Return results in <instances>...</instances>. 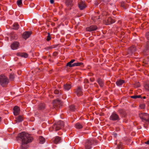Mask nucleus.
Wrapping results in <instances>:
<instances>
[{"label":"nucleus","instance_id":"f257e3e1","mask_svg":"<svg viewBox=\"0 0 149 149\" xmlns=\"http://www.w3.org/2000/svg\"><path fill=\"white\" fill-rule=\"evenodd\" d=\"M21 141L20 148L21 149H26L28 147V143L31 142L33 138L30 135L25 132L19 134L17 137Z\"/></svg>","mask_w":149,"mask_h":149},{"label":"nucleus","instance_id":"f03ea898","mask_svg":"<svg viewBox=\"0 0 149 149\" xmlns=\"http://www.w3.org/2000/svg\"><path fill=\"white\" fill-rule=\"evenodd\" d=\"M64 123L62 121H59L56 123H54L53 126L51 127L49 129L51 132L53 131H57L60 130L63 126Z\"/></svg>","mask_w":149,"mask_h":149},{"label":"nucleus","instance_id":"7ed1b4c3","mask_svg":"<svg viewBox=\"0 0 149 149\" xmlns=\"http://www.w3.org/2000/svg\"><path fill=\"white\" fill-rule=\"evenodd\" d=\"M8 78L5 75H0V85L3 87L6 86L9 83Z\"/></svg>","mask_w":149,"mask_h":149},{"label":"nucleus","instance_id":"20e7f679","mask_svg":"<svg viewBox=\"0 0 149 149\" xmlns=\"http://www.w3.org/2000/svg\"><path fill=\"white\" fill-rule=\"evenodd\" d=\"M139 116L143 121H145L149 123V114L146 113H141Z\"/></svg>","mask_w":149,"mask_h":149},{"label":"nucleus","instance_id":"39448f33","mask_svg":"<svg viewBox=\"0 0 149 149\" xmlns=\"http://www.w3.org/2000/svg\"><path fill=\"white\" fill-rule=\"evenodd\" d=\"M62 102L58 99H56L53 102V107L56 109H58L62 105Z\"/></svg>","mask_w":149,"mask_h":149},{"label":"nucleus","instance_id":"423d86ee","mask_svg":"<svg viewBox=\"0 0 149 149\" xmlns=\"http://www.w3.org/2000/svg\"><path fill=\"white\" fill-rule=\"evenodd\" d=\"M93 143V141L92 140H87L85 144V149H91L92 148V145Z\"/></svg>","mask_w":149,"mask_h":149},{"label":"nucleus","instance_id":"0eeeda50","mask_svg":"<svg viewBox=\"0 0 149 149\" xmlns=\"http://www.w3.org/2000/svg\"><path fill=\"white\" fill-rule=\"evenodd\" d=\"M136 50V48L134 46L130 47L128 49L127 52V54L129 55L128 56L132 55L133 53Z\"/></svg>","mask_w":149,"mask_h":149},{"label":"nucleus","instance_id":"6e6552de","mask_svg":"<svg viewBox=\"0 0 149 149\" xmlns=\"http://www.w3.org/2000/svg\"><path fill=\"white\" fill-rule=\"evenodd\" d=\"M110 119L113 120H119V118L117 114L115 113H113L111 116Z\"/></svg>","mask_w":149,"mask_h":149},{"label":"nucleus","instance_id":"1a4fd4ad","mask_svg":"<svg viewBox=\"0 0 149 149\" xmlns=\"http://www.w3.org/2000/svg\"><path fill=\"white\" fill-rule=\"evenodd\" d=\"M19 45V43L17 42H15L11 45V47L13 50H16L18 49Z\"/></svg>","mask_w":149,"mask_h":149},{"label":"nucleus","instance_id":"9d476101","mask_svg":"<svg viewBox=\"0 0 149 149\" xmlns=\"http://www.w3.org/2000/svg\"><path fill=\"white\" fill-rule=\"evenodd\" d=\"M97 29V27L95 25H92L89 27H88L86 28V30L89 32L95 31Z\"/></svg>","mask_w":149,"mask_h":149},{"label":"nucleus","instance_id":"9b49d317","mask_svg":"<svg viewBox=\"0 0 149 149\" xmlns=\"http://www.w3.org/2000/svg\"><path fill=\"white\" fill-rule=\"evenodd\" d=\"M78 6L80 10H83L86 7V6L84 2L81 1L78 2Z\"/></svg>","mask_w":149,"mask_h":149},{"label":"nucleus","instance_id":"f8f14e48","mask_svg":"<svg viewBox=\"0 0 149 149\" xmlns=\"http://www.w3.org/2000/svg\"><path fill=\"white\" fill-rule=\"evenodd\" d=\"M13 113L15 116H17L19 114V108L17 106H15L13 108Z\"/></svg>","mask_w":149,"mask_h":149},{"label":"nucleus","instance_id":"ddd939ff","mask_svg":"<svg viewBox=\"0 0 149 149\" xmlns=\"http://www.w3.org/2000/svg\"><path fill=\"white\" fill-rule=\"evenodd\" d=\"M72 2V0H66V5L69 8H70V9H71V7H72L73 5V4Z\"/></svg>","mask_w":149,"mask_h":149},{"label":"nucleus","instance_id":"4468645a","mask_svg":"<svg viewBox=\"0 0 149 149\" xmlns=\"http://www.w3.org/2000/svg\"><path fill=\"white\" fill-rule=\"evenodd\" d=\"M31 34V32L26 31L23 33L22 37L26 39L29 37Z\"/></svg>","mask_w":149,"mask_h":149},{"label":"nucleus","instance_id":"2eb2a0df","mask_svg":"<svg viewBox=\"0 0 149 149\" xmlns=\"http://www.w3.org/2000/svg\"><path fill=\"white\" fill-rule=\"evenodd\" d=\"M61 139L60 137L56 136L55 137L53 141V142L54 143L57 144L60 143L61 141Z\"/></svg>","mask_w":149,"mask_h":149},{"label":"nucleus","instance_id":"dca6fc26","mask_svg":"<svg viewBox=\"0 0 149 149\" xmlns=\"http://www.w3.org/2000/svg\"><path fill=\"white\" fill-rule=\"evenodd\" d=\"M76 93L78 96H80L82 94V92L80 87H78L76 91Z\"/></svg>","mask_w":149,"mask_h":149},{"label":"nucleus","instance_id":"f3484780","mask_svg":"<svg viewBox=\"0 0 149 149\" xmlns=\"http://www.w3.org/2000/svg\"><path fill=\"white\" fill-rule=\"evenodd\" d=\"M17 55L25 58H27L28 56V54L26 53H18Z\"/></svg>","mask_w":149,"mask_h":149},{"label":"nucleus","instance_id":"a211bd4d","mask_svg":"<svg viewBox=\"0 0 149 149\" xmlns=\"http://www.w3.org/2000/svg\"><path fill=\"white\" fill-rule=\"evenodd\" d=\"M71 86L70 84H66L64 85V88L66 90H68L71 88Z\"/></svg>","mask_w":149,"mask_h":149},{"label":"nucleus","instance_id":"6ab92c4d","mask_svg":"<svg viewBox=\"0 0 149 149\" xmlns=\"http://www.w3.org/2000/svg\"><path fill=\"white\" fill-rule=\"evenodd\" d=\"M16 122H20L22 121L23 120V117L22 116H19L16 118Z\"/></svg>","mask_w":149,"mask_h":149},{"label":"nucleus","instance_id":"aec40b11","mask_svg":"<svg viewBox=\"0 0 149 149\" xmlns=\"http://www.w3.org/2000/svg\"><path fill=\"white\" fill-rule=\"evenodd\" d=\"M39 143L40 144H43L45 142V139L42 136H40L39 138Z\"/></svg>","mask_w":149,"mask_h":149},{"label":"nucleus","instance_id":"412c9836","mask_svg":"<svg viewBox=\"0 0 149 149\" xmlns=\"http://www.w3.org/2000/svg\"><path fill=\"white\" fill-rule=\"evenodd\" d=\"M19 28V25L17 23H15L13 25V29H14L17 30Z\"/></svg>","mask_w":149,"mask_h":149},{"label":"nucleus","instance_id":"4be33fe9","mask_svg":"<svg viewBox=\"0 0 149 149\" xmlns=\"http://www.w3.org/2000/svg\"><path fill=\"white\" fill-rule=\"evenodd\" d=\"M124 83V81L120 80H119L117 81L116 82V83L117 85L118 86H119L120 85H121L123 84Z\"/></svg>","mask_w":149,"mask_h":149},{"label":"nucleus","instance_id":"5701e85b","mask_svg":"<svg viewBox=\"0 0 149 149\" xmlns=\"http://www.w3.org/2000/svg\"><path fill=\"white\" fill-rule=\"evenodd\" d=\"M45 105L44 104L40 103L39 106V109L42 110L45 109Z\"/></svg>","mask_w":149,"mask_h":149},{"label":"nucleus","instance_id":"b1692460","mask_svg":"<svg viewBox=\"0 0 149 149\" xmlns=\"http://www.w3.org/2000/svg\"><path fill=\"white\" fill-rule=\"evenodd\" d=\"M97 82L100 87H102L103 86V81L101 79H98L97 80Z\"/></svg>","mask_w":149,"mask_h":149},{"label":"nucleus","instance_id":"393cba45","mask_svg":"<svg viewBox=\"0 0 149 149\" xmlns=\"http://www.w3.org/2000/svg\"><path fill=\"white\" fill-rule=\"evenodd\" d=\"M144 87L146 90L149 91V81L146 82Z\"/></svg>","mask_w":149,"mask_h":149},{"label":"nucleus","instance_id":"a878e982","mask_svg":"<svg viewBox=\"0 0 149 149\" xmlns=\"http://www.w3.org/2000/svg\"><path fill=\"white\" fill-rule=\"evenodd\" d=\"M76 109L75 108L74 106L73 105H71L69 107V109L70 111H74Z\"/></svg>","mask_w":149,"mask_h":149},{"label":"nucleus","instance_id":"bb28decb","mask_svg":"<svg viewBox=\"0 0 149 149\" xmlns=\"http://www.w3.org/2000/svg\"><path fill=\"white\" fill-rule=\"evenodd\" d=\"M82 125L79 123H77L75 125V127L77 129H80L82 127Z\"/></svg>","mask_w":149,"mask_h":149},{"label":"nucleus","instance_id":"cd10ccee","mask_svg":"<svg viewBox=\"0 0 149 149\" xmlns=\"http://www.w3.org/2000/svg\"><path fill=\"white\" fill-rule=\"evenodd\" d=\"M121 6L123 7L124 9H126L127 4L123 2H121Z\"/></svg>","mask_w":149,"mask_h":149},{"label":"nucleus","instance_id":"c85d7f7f","mask_svg":"<svg viewBox=\"0 0 149 149\" xmlns=\"http://www.w3.org/2000/svg\"><path fill=\"white\" fill-rule=\"evenodd\" d=\"M83 65V63L82 62H77L74 63V67L75 66H79Z\"/></svg>","mask_w":149,"mask_h":149},{"label":"nucleus","instance_id":"c756f323","mask_svg":"<svg viewBox=\"0 0 149 149\" xmlns=\"http://www.w3.org/2000/svg\"><path fill=\"white\" fill-rule=\"evenodd\" d=\"M108 21L109 22H110V24H112L115 22V20L112 19L111 17H109L108 20Z\"/></svg>","mask_w":149,"mask_h":149},{"label":"nucleus","instance_id":"7c9ffc66","mask_svg":"<svg viewBox=\"0 0 149 149\" xmlns=\"http://www.w3.org/2000/svg\"><path fill=\"white\" fill-rule=\"evenodd\" d=\"M17 3L18 6L20 7L22 4V0H18L17 1Z\"/></svg>","mask_w":149,"mask_h":149},{"label":"nucleus","instance_id":"2f4dec72","mask_svg":"<svg viewBox=\"0 0 149 149\" xmlns=\"http://www.w3.org/2000/svg\"><path fill=\"white\" fill-rule=\"evenodd\" d=\"M74 63L72 64L70 62L67 63L66 66H69L70 67H74Z\"/></svg>","mask_w":149,"mask_h":149},{"label":"nucleus","instance_id":"473e14b6","mask_svg":"<svg viewBox=\"0 0 149 149\" xmlns=\"http://www.w3.org/2000/svg\"><path fill=\"white\" fill-rule=\"evenodd\" d=\"M140 85L139 82L136 83L134 85V87L135 88H138L140 87Z\"/></svg>","mask_w":149,"mask_h":149},{"label":"nucleus","instance_id":"72a5a7b5","mask_svg":"<svg viewBox=\"0 0 149 149\" xmlns=\"http://www.w3.org/2000/svg\"><path fill=\"white\" fill-rule=\"evenodd\" d=\"M145 36L146 39L149 40V32H147L146 33L145 35Z\"/></svg>","mask_w":149,"mask_h":149},{"label":"nucleus","instance_id":"f704fd0d","mask_svg":"<svg viewBox=\"0 0 149 149\" xmlns=\"http://www.w3.org/2000/svg\"><path fill=\"white\" fill-rule=\"evenodd\" d=\"M48 35L47 36V41H49L51 39V38L50 36V34L49 33H48Z\"/></svg>","mask_w":149,"mask_h":149},{"label":"nucleus","instance_id":"c9c22d12","mask_svg":"<svg viewBox=\"0 0 149 149\" xmlns=\"http://www.w3.org/2000/svg\"><path fill=\"white\" fill-rule=\"evenodd\" d=\"M56 47V46L55 45H54L52 46H50L49 47L47 48V49H51L52 48H54Z\"/></svg>","mask_w":149,"mask_h":149},{"label":"nucleus","instance_id":"e433bc0d","mask_svg":"<svg viewBox=\"0 0 149 149\" xmlns=\"http://www.w3.org/2000/svg\"><path fill=\"white\" fill-rule=\"evenodd\" d=\"M14 75H10L9 78L10 80H13L14 79Z\"/></svg>","mask_w":149,"mask_h":149},{"label":"nucleus","instance_id":"4c0bfd02","mask_svg":"<svg viewBox=\"0 0 149 149\" xmlns=\"http://www.w3.org/2000/svg\"><path fill=\"white\" fill-rule=\"evenodd\" d=\"M54 93L55 94H58L59 93V91L57 90L54 91Z\"/></svg>","mask_w":149,"mask_h":149},{"label":"nucleus","instance_id":"58836bf2","mask_svg":"<svg viewBox=\"0 0 149 149\" xmlns=\"http://www.w3.org/2000/svg\"><path fill=\"white\" fill-rule=\"evenodd\" d=\"M140 106L141 109H144L145 107V105L144 104H141Z\"/></svg>","mask_w":149,"mask_h":149},{"label":"nucleus","instance_id":"ea45409f","mask_svg":"<svg viewBox=\"0 0 149 149\" xmlns=\"http://www.w3.org/2000/svg\"><path fill=\"white\" fill-rule=\"evenodd\" d=\"M131 97L132 98H134V99H136V98H137L136 95H134V96H131Z\"/></svg>","mask_w":149,"mask_h":149},{"label":"nucleus","instance_id":"a19ab883","mask_svg":"<svg viewBox=\"0 0 149 149\" xmlns=\"http://www.w3.org/2000/svg\"><path fill=\"white\" fill-rule=\"evenodd\" d=\"M121 144H120L119 146H118V149H122V148L121 147Z\"/></svg>","mask_w":149,"mask_h":149},{"label":"nucleus","instance_id":"79ce46f5","mask_svg":"<svg viewBox=\"0 0 149 149\" xmlns=\"http://www.w3.org/2000/svg\"><path fill=\"white\" fill-rule=\"evenodd\" d=\"M75 61V60L74 59H72V60H71L70 61V63H73L74 61Z\"/></svg>","mask_w":149,"mask_h":149},{"label":"nucleus","instance_id":"37998d69","mask_svg":"<svg viewBox=\"0 0 149 149\" xmlns=\"http://www.w3.org/2000/svg\"><path fill=\"white\" fill-rule=\"evenodd\" d=\"M54 0H50V2L52 4L54 3Z\"/></svg>","mask_w":149,"mask_h":149},{"label":"nucleus","instance_id":"c03bdc74","mask_svg":"<svg viewBox=\"0 0 149 149\" xmlns=\"http://www.w3.org/2000/svg\"><path fill=\"white\" fill-rule=\"evenodd\" d=\"M17 73L18 74H20L22 73V72L20 71H18L17 72Z\"/></svg>","mask_w":149,"mask_h":149},{"label":"nucleus","instance_id":"a18cd8bd","mask_svg":"<svg viewBox=\"0 0 149 149\" xmlns=\"http://www.w3.org/2000/svg\"><path fill=\"white\" fill-rule=\"evenodd\" d=\"M145 143L149 145V140L145 142Z\"/></svg>","mask_w":149,"mask_h":149},{"label":"nucleus","instance_id":"49530a36","mask_svg":"<svg viewBox=\"0 0 149 149\" xmlns=\"http://www.w3.org/2000/svg\"><path fill=\"white\" fill-rule=\"evenodd\" d=\"M57 52H55L54 53L53 55L54 56H56L57 55Z\"/></svg>","mask_w":149,"mask_h":149},{"label":"nucleus","instance_id":"de8ad7c7","mask_svg":"<svg viewBox=\"0 0 149 149\" xmlns=\"http://www.w3.org/2000/svg\"><path fill=\"white\" fill-rule=\"evenodd\" d=\"M137 98H141V95H136Z\"/></svg>","mask_w":149,"mask_h":149},{"label":"nucleus","instance_id":"09e8293b","mask_svg":"<svg viewBox=\"0 0 149 149\" xmlns=\"http://www.w3.org/2000/svg\"><path fill=\"white\" fill-rule=\"evenodd\" d=\"M113 135L114 137H116L117 136V134L114 133L113 134Z\"/></svg>","mask_w":149,"mask_h":149},{"label":"nucleus","instance_id":"8fccbe9b","mask_svg":"<svg viewBox=\"0 0 149 149\" xmlns=\"http://www.w3.org/2000/svg\"><path fill=\"white\" fill-rule=\"evenodd\" d=\"M95 4L96 5H97L98 3L97 1H96L95 2Z\"/></svg>","mask_w":149,"mask_h":149},{"label":"nucleus","instance_id":"3c124183","mask_svg":"<svg viewBox=\"0 0 149 149\" xmlns=\"http://www.w3.org/2000/svg\"><path fill=\"white\" fill-rule=\"evenodd\" d=\"M13 36H15L14 34H12V36H11V37H12V38H13Z\"/></svg>","mask_w":149,"mask_h":149},{"label":"nucleus","instance_id":"603ef678","mask_svg":"<svg viewBox=\"0 0 149 149\" xmlns=\"http://www.w3.org/2000/svg\"><path fill=\"white\" fill-rule=\"evenodd\" d=\"M13 38L14 39H17V38L16 37H15L14 38Z\"/></svg>","mask_w":149,"mask_h":149},{"label":"nucleus","instance_id":"864d4df0","mask_svg":"<svg viewBox=\"0 0 149 149\" xmlns=\"http://www.w3.org/2000/svg\"><path fill=\"white\" fill-rule=\"evenodd\" d=\"M143 98L144 99H145V98H146V97H145L144 96V97H143Z\"/></svg>","mask_w":149,"mask_h":149},{"label":"nucleus","instance_id":"5fc2aeb1","mask_svg":"<svg viewBox=\"0 0 149 149\" xmlns=\"http://www.w3.org/2000/svg\"><path fill=\"white\" fill-rule=\"evenodd\" d=\"M1 118L0 117V122H1Z\"/></svg>","mask_w":149,"mask_h":149},{"label":"nucleus","instance_id":"6e6d98bb","mask_svg":"<svg viewBox=\"0 0 149 149\" xmlns=\"http://www.w3.org/2000/svg\"><path fill=\"white\" fill-rule=\"evenodd\" d=\"M52 25H53V26H54V24H52Z\"/></svg>","mask_w":149,"mask_h":149},{"label":"nucleus","instance_id":"4d7b16f0","mask_svg":"<svg viewBox=\"0 0 149 149\" xmlns=\"http://www.w3.org/2000/svg\"><path fill=\"white\" fill-rule=\"evenodd\" d=\"M60 94H61V93L60 92Z\"/></svg>","mask_w":149,"mask_h":149}]
</instances>
